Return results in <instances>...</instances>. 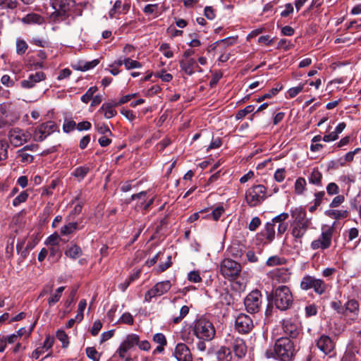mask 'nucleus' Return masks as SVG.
Segmentation results:
<instances>
[{"label": "nucleus", "instance_id": "obj_30", "mask_svg": "<svg viewBox=\"0 0 361 361\" xmlns=\"http://www.w3.org/2000/svg\"><path fill=\"white\" fill-rule=\"evenodd\" d=\"M326 214L334 219H345L348 216L347 210L329 209L326 212Z\"/></svg>", "mask_w": 361, "mask_h": 361}, {"label": "nucleus", "instance_id": "obj_1", "mask_svg": "<svg viewBox=\"0 0 361 361\" xmlns=\"http://www.w3.org/2000/svg\"><path fill=\"white\" fill-rule=\"evenodd\" d=\"M269 298L271 300L277 309L282 311L289 309L293 302V294L286 286H279L274 289Z\"/></svg>", "mask_w": 361, "mask_h": 361}, {"label": "nucleus", "instance_id": "obj_20", "mask_svg": "<svg viewBox=\"0 0 361 361\" xmlns=\"http://www.w3.org/2000/svg\"><path fill=\"white\" fill-rule=\"evenodd\" d=\"M46 75L42 71L36 72L35 74L29 75L28 78L20 82L21 87L25 89H30L35 86L36 83L44 80Z\"/></svg>", "mask_w": 361, "mask_h": 361}, {"label": "nucleus", "instance_id": "obj_55", "mask_svg": "<svg viewBox=\"0 0 361 361\" xmlns=\"http://www.w3.org/2000/svg\"><path fill=\"white\" fill-rule=\"evenodd\" d=\"M261 224V220L258 216L252 219L248 225V228L251 231H255Z\"/></svg>", "mask_w": 361, "mask_h": 361}, {"label": "nucleus", "instance_id": "obj_10", "mask_svg": "<svg viewBox=\"0 0 361 361\" xmlns=\"http://www.w3.org/2000/svg\"><path fill=\"white\" fill-rule=\"evenodd\" d=\"M57 128L54 121H49L38 126L33 133V139L37 142L43 141L47 136L54 133Z\"/></svg>", "mask_w": 361, "mask_h": 361}, {"label": "nucleus", "instance_id": "obj_15", "mask_svg": "<svg viewBox=\"0 0 361 361\" xmlns=\"http://www.w3.org/2000/svg\"><path fill=\"white\" fill-rule=\"evenodd\" d=\"M235 327L240 334H248L254 327L253 321L250 316L243 313L239 314L235 318Z\"/></svg>", "mask_w": 361, "mask_h": 361}, {"label": "nucleus", "instance_id": "obj_16", "mask_svg": "<svg viewBox=\"0 0 361 361\" xmlns=\"http://www.w3.org/2000/svg\"><path fill=\"white\" fill-rule=\"evenodd\" d=\"M360 305L357 300L351 299L344 305L343 315L348 319L355 321L359 317Z\"/></svg>", "mask_w": 361, "mask_h": 361}, {"label": "nucleus", "instance_id": "obj_56", "mask_svg": "<svg viewBox=\"0 0 361 361\" xmlns=\"http://www.w3.org/2000/svg\"><path fill=\"white\" fill-rule=\"evenodd\" d=\"M289 214L288 213L283 212L272 219L271 223H273L274 226L276 223H284V221L287 220Z\"/></svg>", "mask_w": 361, "mask_h": 361}, {"label": "nucleus", "instance_id": "obj_9", "mask_svg": "<svg viewBox=\"0 0 361 361\" xmlns=\"http://www.w3.org/2000/svg\"><path fill=\"white\" fill-rule=\"evenodd\" d=\"M240 271V264L231 259H224L221 262L220 272L225 278L233 279L238 276Z\"/></svg>", "mask_w": 361, "mask_h": 361}, {"label": "nucleus", "instance_id": "obj_2", "mask_svg": "<svg viewBox=\"0 0 361 361\" xmlns=\"http://www.w3.org/2000/svg\"><path fill=\"white\" fill-rule=\"evenodd\" d=\"M292 216L295 219L291 231L292 235L301 243L302 238L309 228L311 221L306 217V212L302 209H295L292 212Z\"/></svg>", "mask_w": 361, "mask_h": 361}, {"label": "nucleus", "instance_id": "obj_47", "mask_svg": "<svg viewBox=\"0 0 361 361\" xmlns=\"http://www.w3.org/2000/svg\"><path fill=\"white\" fill-rule=\"evenodd\" d=\"M228 251L229 252V254L235 258L240 257L243 252V250L238 245H231L228 249Z\"/></svg>", "mask_w": 361, "mask_h": 361}, {"label": "nucleus", "instance_id": "obj_14", "mask_svg": "<svg viewBox=\"0 0 361 361\" xmlns=\"http://www.w3.org/2000/svg\"><path fill=\"white\" fill-rule=\"evenodd\" d=\"M318 349L325 355L330 357L334 354L336 343L334 341L327 335L322 334L316 341Z\"/></svg>", "mask_w": 361, "mask_h": 361}, {"label": "nucleus", "instance_id": "obj_57", "mask_svg": "<svg viewBox=\"0 0 361 361\" xmlns=\"http://www.w3.org/2000/svg\"><path fill=\"white\" fill-rule=\"evenodd\" d=\"M305 315L307 317H312L316 315L317 313V308L314 304H312L305 307Z\"/></svg>", "mask_w": 361, "mask_h": 361}, {"label": "nucleus", "instance_id": "obj_34", "mask_svg": "<svg viewBox=\"0 0 361 361\" xmlns=\"http://www.w3.org/2000/svg\"><path fill=\"white\" fill-rule=\"evenodd\" d=\"M16 53L18 55H23L28 49V44L22 39H17L16 42Z\"/></svg>", "mask_w": 361, "mask_h": 361}, {"label": "nucleus", "instance_id": "obj_7", "mask_svg": "<svg viewBox=\"0 0 361 361\" xmlns=\"http://www.w3.org/2000/svg\"><path fill=\"white\" fill-rule=\"evenodd\" d=\"M267 189L263 185H253L245 192V200L251 207L259 205L267 197Z\"/></svg>", "mask_w": 361, "mask_h": 361}, {"label": "nucleus", "instance_id": "obj_40", "mask_svg": "<svg viewBox=\"0 0 361 361\" xmlns=\"http://www.w3.org/2000/svg\"><path fill=\"white\" fill-rule=\"evenodd\" d=\"M95 128L97 130V132L102 135L109 136L112 135V133L110 130L109 128L104 123H95Z\"/></svg>", "mask_w": 361, "mask_h": 361}, {"label": "nucleus", "instance_id": "obj_46", "mask_svg": "<svg viewBox=\"0 0 361 361\" xmlns=\"http://www.w3.org/2000/svg\"><path fill=\"white\" fill-rule=\"evenodd\" d=\"M254 109L255 106L253 105L247 106L245 109L238 111L235 115L236 119L239 120L243 118L247 114L252 112Z\"/></svg>", "mask_w": 361, "mask_h": 361}, {"label": "nucleus", "instance_id": "obj_62", "mask_svg": "<svg viewBox=\"0 0 361 361\" xmlns=\"http://www.w3.org/2000/svg\"><path fill=\"white\" fill-rule=\"evenodd\" d=\"M303 85H300L299 86L290 88L288 91L289 97L290 98L295 97L303 90Z\"/></svg>", "mask_w": 361, "mask_h": 361}, {"label": "nucleus", "instance_id": "obj_45", "mask_svg": "<svg viewBox=\"0 0 361 361\" xmlns=\"http://www.w3.org/2000/svg\"><path fill=\"white\" fill-rule=\"evenodd\" d=\"M97 90V87H91L82 96L81 100L84 103H88L93 97V94Z\"/></svg>", "mask_w": 361, "mask_h": 361}, {"label": "nucleus", "instance_id": "obj_53", "mask_svg": "<svg viewBox=\"0 0 361 361\" xmlns=\"http://www.w3.org/2000/svg\"><path fill=\"white\" fill-rule=\"evenodd\" d=\"M86 354L87 356L93 361H99V357H97L98 353L94 348H87Z\"/></svg>", "mask_w": 361, "mask_h": 361}, {"label": "nucleus", "instance_id": "obj_24", "mask_svg": "<svg viewBox=\"0 0 361 361\" xmlns=\"http://www.w3.org/2000/svg\"><path fill=\"white\" fill-rule=\"evenodd\" d=\"M54 339L53 337L47 336L44 341L43 345L36 348L32 353V357L38 359L39 356L44 353L45 350L51 348L54 344Z\"/></svg>", "mask_w": 361, "mask_h": 361}, {"label": "nucleus", "instance_id": "obj_25", "mask_svg": "<svg viewBox=\"0 0 361 361\" xmlns=\"http://www.w3.org/2000/svg\"><path fill=\"white\" fill-rule=\"evenodd\" d=\"M114 106H118V105H114V102L104 103L99 112L103 113L104 117L109 119L116 115V111L114 109Z\"/></svg>", "mask_w": 361, "mask_h": 361}, {"label": "nucleus", "instance_id": "obj_26", "mask_svg": "<svg viewBox=\"0 0 361 361\" xmlns=\"http://www.w3.org/2000/svg\"><path fill=\"white\" fill-rule=\"evenodd\" d=\"M82 254L81 248L77 245H69L65 250V255L71 259H77Z\"/></svg>", "mask_w": 361, "mask_h": 361}, {"label": "nucleus", "instance_id": "obj_44", "mask_svg": "<svg viewBox=\"0 0 361 361\" xmlns=\"http://www.w3.org/2000/svg\"><path fill=\"white\" fill-rule=\"evenodd\" d=\"M90 171V169L87 166H80L75 169L73 172L74 176L83 179L85 176Z\"/></svg>", "mask_w": 361, "mask_h": 361}, {"label": "nucleus", "instance_id": "obj_31", "mask_svg": "<svg viewBox=\"0 0 361 361\" xmlns=\"http://www.w3.org/2000/svg\"><path fill=\"white\" fill-rule=\"evenodd\" d=\"M358 353L359 351L355 347L348 348L343 355L342 361H355Z\"/></svg>", "mask_w": 361, "mask_h": 361}, {"label": "nucleus", "instance_id": "obj_13", "mask_svg": "<svg viewBox=\"0 0 361 361\" xmlns=\"http://www.w3.org/2000/svg\"><path fill=\"white\" fill-rule=\"evenodd\" d=\"M171 287V283L169 280L157 283L145 293V300L150 302L152 298L161 296L167 293L170 290Z\"/></svg>", "mask_w": 361, "mask_h": 361}, {"label": "nucleus", "instance_id": "obj_41", "mask_svg": "<svg viewBox=\"0 0 361 361\" xmlns=\"http://www.w3.org/2000/svg\"><path fill=\"white\" fill-rule=\"evenodd\" d=\"M42 20V17L35 13L28 14L23 18V21L27 23H41Z\"/></svg>", "mask_w": 361, "mask_h": 361}, {"label": "nucleus", "instance_id": "obj_63", "mask_svg": "<svg viewBox=\"0 0 361 361\" xmlns=\"http://www.w3.org/2000/svg\"><path fill=\"white\" fill-rule=\"evenodd\" d=\"M331 307L338 313L343 314L344 305H342L340 301H332L331 302Z\"/></svg>", "mask_w": 361, "mask_h": 361}, {"label": "nucleus", "instance_id": "obj_52", "mask_svg": "<svg viewBox=\"0 0 361 361\" xmlns=\"http://www.w3.org/2000/svg\"><path fill=\"white\" fill-rule=\"evenodd\" d=\"M188 279L192 283H199L202 281L200 273L197 271H190L188 275Z\"/></svg>", "mask_w": 361, "mask_h": 361}, {"label": "nucleus", "instance_id": "obj_64", "mask_svg": "<svg viewBox=\"0 0 361 361\" xmlns=\"http://www.w3.org/2000/svg\"><path fill=\"white\" fill-rule=\"evenodd\" d=\"M224 212V209L223 207H218L216 209H214L212 212L211 213V215L214 220L217 221L221 216Z\"/></svg>", "mask_w": 361, "mask_h": 361}, {"label": "nucleus", "instance_id": "obj_51", "mask_svg": "<svg viewBox=\"0 0 361 361\" xmlns=\"http://www.w3.org/2000/svg\"><path fill=\"white\" fill-rule=\"evenodd\" d=\"M170 46L167 43H163L160 45L159 50L163 52L166 58H172L173 53L169 50Z\"/></svg>", "mask_w": 361, "mask_h": 361}, {"label": "nucleus", "instance_id": "obj_12", "mask_svg": "<svg viewBox=\"0 0 361 361\" xmlns=\"http://www.w3.org/2000/svg\"><path fill=\"white\" fill-rule=\"evenodd\" d=\"M138 342V336L135 334H129L125 340L120 344L114 356L118 355L120 358L123 359L126 356L128 352L133 348Z\"/></svg>", "mask_w": 361, "mask_h": 361}, {"label": "nucleus", "instance_id": "obj_50", "mask_svg": "<svg viewBox=\"0 0 361 361\" xmlns=\"http://www.w3.org/2000/svg\"><path fill=\"white\" fill-rule=\"evenodd\" d=\"M189 312V307L187 305H184L180 308V314L178 317L173 319V322L178 324L183 318H184Z\"/></svg>", "mask_w": 361, "mask_h": 361}, {"label": "nucleus", "instance_id": "obj_33", "mask_svg": "<svg viewBox=\"0 0 361 361\" xmlns=\"http://www.w3.org/2000/svg\"><path fill=\"white\" fill-rule=\"evenodd\" d=\"M307 185L306 180L304 178H298L295 183V192L298 195H301L305 190Z\"/></svg>", "mask_w": 361, "mask_h": 361}, {"label": "nucleus", "instance_id": "obj_59", "mask_svg": "<svg viewBox=\"0 0 361 361\" xmlns=\"http://www.w3.org/2000/svg\"><path fill=\"white\" fill-rule=\"evenodd\" d=\"M286 177V170L285 169H279L276 171L274 173V179L277 182H282Z\"/></svg>", "mask_w": 361, "mask_h": 361}, {"label": "nucleus", "instance_id": "obj_28", "mask_svg": "<svg viewBox=\"0 0 361 361\" xmlns=\"http://www.w3.org/2000/svg\"><path fill=\"white\" fill-rule=\"evenodd\" d=\"M216 357L218 361H232V355L231 350L226 347H221L217 353Z\"/></svg>", "mask_w": 361, "mask_h": 361}, {"label": "nucleus", "instance_id": "obj_17", "mask_svg": "<svg viewBox=\"0 0 361 361\" xmlns=\"http://www.w3.org/2000/svg\"><path fill=\"white\" fill-rule=\"evenodd\" d=\"M275 238V226L273 223L267 222L263 230L257 234V238L264 244H267L274 240Z\"/></svg>", "mask_w": 361, "mask_h": 361}, {"label": "nucleus", "instance_id": "obj_19", "mask_svg": "<svg viewBox=\"0 0 361 361\" xmlns=\"http://www.w3.org/2000/svg\"><path fill=\"white\" fill-rule=\"evenodd\" d=\"M174 356L178 361H192V355L185 343H178L175 348Z\"/></svg>", "mask_w": 361, "mask_h": 361}, {"label": "nucleus", "instance_id": "obj_58", "mask_svg": "<svg viewBox=\"0 0 361 361\" xmlns=\"http://www.w3.org/2000/svg\"><path fill=\"white\" fill-rule=\"evenodd\" d=\"M326 192L329 195H336L339 192L338 186L335 183H330L326 187Z\"/></svg>", "mask_w": 361, "mask_h": 361}, {"label": "nucleus", "instance_id": "obj_21", "mask_svg": "<svg viewBox=\"0 0 361 361\" xmlns=\"http://www.w3.org/2000/svg\"><path fill=\"white\" fill-rule=\"evenodd\" d=\"M282 328L284 333L292 338H296L300 335L298 325L290 319L283 320Z\"/></svg>", "mask_w": 361, "mask_h": 361}, {"label": "nucleus", "instance_id": "obj_23", "mask_svg": "<svg viewBox=\"0 0 361 361\" xmlns=\"http://www.w3.org/2000/svg\"><path fill=\"white\" fill-rule=\"evenodd\" d=\"M233 350L238 358L243 357L247 352V347L243 339L240 338H234L232 342Z\"/></svg>", "mask_w": 361, "mask_h": 361}, {"label": "nucleus", "instance_id": "obj_37", "mask_svg": "<svg viewBox=\"0 0 361 361\" xmlns=\"http://www.w3.org/2000/svg\"><path fill=\"white\" fill-rule=\"evenodd\" d=\"M286 260L284 258H281L278 256L270 257L266 262V264L269 267H274L276 265L284 264Z\"/></svg>", "mask_w": 361, "mask_h": 361}, {"label": "nucleus", "instance_id": "obj_36", "mask_svg": "<svg viewBox=\"0 0 361 361\" xmlns=\"http://www.w3.org/2000/svg\"><path fill=\"white\" fill-rule=\"evenodd\" d=\"M282 87L283 86L281 85H278L276 87L272 88L268 93L258 97L257 99V102H261L266 99L271 98L273 96L276 95L282 89Z\"/></svg>", "mask_w": 361, "mask_h": 361}, {"label": "nucleus", "instance_id": "obj_18", "mask_svg": "<svg viewBox=\"0 0 361 361\" xmlns=\"http://www.w3.org/2000/svg\"><path fill=\"white\" fill-rule=\"evenodd\" d=\"M269 276L274 281L279 283H283L290 280V271L288 269L278 268L272 270Z\"/></svg>", "mask_w": 361, "mask_h": 361}, {"label": "nucleus", "instance_id": "obj_61", "mask_svg": "<svg viewBox=\"0 0 361 361\" xmlns=\"http://www.w3.org/2000/svg\"><path fill=\"white\" fill-rule=\"evenodd\" d=\"M345 200V197L342 195L336 196L330 204L331 207H337L340 206Z\"/></svg>", "mask_w": 361, "mask_h": 361}, {"label": "nucleus", "instance_id": "obj_8", "mask_svg": "<svg viewBox=\"0 0 361 361\" xmlns=\"http://www.w3.org/2000/svg\"><path fill=\"white\" fill-rule=\"evenodd\" d=\"M262 296L258 290H252L244 300L245 310L250 314H255L259 312L262 306Z\"/></svg>", "mask_w": 361, "mask_h": 361}, {"label": "nucleus", "instance_id": "obj_35", "mask_svg": "<svg viewBox=\"0 0 361 361\" xmlns=\"http://www.w3.org/2000/svg\"><path fill=\"white\" fill-rule=\"evenodd\" d=\"M78 224L76 222H71L61 228V233L63 235L73 233L78 229Z\"/></svg>", "mask_w": 361, "mask_h": 361}, {"label": "nucleus", "instance_id": "obj_48", "mask_svg": "<svg viewBox=\"0 0 361 361\" xmlns=\"http://www.w3.org/2000/svg\"><path fill=\"white\" fill-rule=\"evenodd\" d=\"M18 157L20 158L22 162H32L33 156L26 152L23 149L18 152Z\"/></svg>", "mask_w": 361, "mask_h": 361}, {"label": "nucleus", "instance_id": "obj_6", "mask_svg": "<svg viewBox=\"0 0 361 361\" xmlns=\"http://www.w3.org/2000/svg\"><path fill=\"white\" fill-rule=\"evenodd\" d=\"M335 228L333 226H325L322 228V233L319 237L311 243L310 247L313 250H324L331 245L332 237Z\"/></svg>", "mask_w": 361, "mask_h": 361}, {"label": "nucleus", "instance_id": "obj_29", "mask_svg": "<svg viewBox=\"0 0 361 361\" xmlns=\"http://www.w3.org/2000/svg\"><path fill=\"white\" fill-rule=\"evenodd\" d=\"M54 4L61 11L66 13L74 6L75 0H55Z\"/></svg>", "mask_w": 361, "mask_h": 361}, {"label": "nucleus", "instance_id": "obj_39", "mask_svg": "<svg viewBox=\"0 0 361 361\" xmlns=\"http://www.w3.org/2000/svg\"><path fill=\"white\" fill-rule=\"evenodd\" d=\"M18 5L17 0H0V7L4 9H15Z\"/></svg>", "mask_w": 361, "mask_h": 361}, {"label": "nucleus", "instance_id": "obj_11", "mask_svg": "<svg viewBox=\"0 0 361 361\" xmlns=\"http://www.w3.org/2000/svg\"><path fill=\"white\" fill-rule=\"evenodd\" d=\"M31 135L18 128H12L8 133V139L12 145L19 147L30 139Z\"/></svg>", "mask_w": 361, "mask_h": 361}, {"label": "nucleus", "instance_id": "obj_42", "mask_svg": "<svg viewBox=\"0 0 361 361\" xmlns=\"http://www.w3.org/2000/svg\"><path fill=\"white\" fill-rule=\"evenodd\" d=\"M124 66L127 70L140 68L142 67L141 63H140L137 61L133 60L130 58H126V61H124Z\"/></svg>", "mask_w": 361, "mask_h": 361}, {"label": "nucleus", "instance_id": "obj_22", "mask_svg": "<svg viewBox=\"0 0 361 361\" xmlns=\"http://www.w3.org/2000/svg\"><path fill=\"white\" fill-rule=\"evenodd\" d=\"M180 66L181 70L188 75H192L196 69L201 71L200 68L194 59H183L180 61Z\"/></svg>", "mask_w": 361, "mask_h": 361}, {"label": "nucleus", "instance_id": "obj_54", "mask_svg": "<svg viewBox=\"0 0 361 361\" xmlns=\"http://www.w3.org/2000/svg\"><path fill=\"white\" fill-rule=\"evenodd\" d=\"M293 47V44L286 39H281L277 45L278 49H284L288 50Z\"/></svg>", "mask_w": 361, "mask_h": 361}, {"label": "nucleus", "instance_id": "obj_49", "mask_svg": "<svg viewBox=\"0 0 361 361\" xmlns=\"http://www.w3.org/2000/svg\"><path fill=\"white\" fill-rule=\"evenodd\" d=\"M57 338L62 342L63 348H66L69 343L68 337L67 334L63 330H59L56 333Z\"/></svg>", "mask_w": 361, "mask_h": 361}, {"label": "nucleus", "instance_id": "obj_5", "mask_svg": "<svg viewBox=\"0 0 361 361\" xmlns=\"http://www.w3.org/2000/svg\"><path fill=\"white\" fill-rule=\"evenodd\" d=\"M300 288L305 291L313 289L316 294L321 295L326 292L327 285L324 280L307 274L302 278Z\"/></svg>", "mask_w": 361, "mask_h": 361}, {"label": "nucleus", "instance_id": "obj_32", "mask_svg": "<svg viewBox=\"0 0 361 361\" xmlns=\"http://www.w3.org/2000/svg\"><path fill=\"white\" fill-rule=\"evenodd\" d=\"M64 289H65L64 286H61V287L58 288L56 290L55 293L54 294H52L48 298L47 302H48V305L49 306H53L54 305H55L56 302H58L59 301Z\"/></svg>", "mask_w": 361, "mask_h": 361}, {"label": "nucleus", "instance_id": "obj_38", "mask_svg": "<svg viewBox=\"0 0 361 361\" xmlns=\"http://www.w3.org/2000/svg\"><path fill=\"white\" fill-rule=\"evenodd\" d=\"M28 196L29 195L26 190L22 191L17 197L13 199V205L14 207H18L21 203L26 202Z\"/></svg>", "mask_w": 361, "mask_h": 361}, {"label": "nucleus", "instance_id": "obj_27", "mask_svg": "<svg viewBox=\"0 0 361 361\" xmlns=\"http://www.w3.org/2000/svg\"><path fill=\"white\" fill-rule=\"evenodd\" d=\"M322 174L317 168L312 169L308 177L309 183L316 185H322Z\"/></svg>", "mask_w": 361, "mask_h": 361}, {"label": "nucleus", "instance_id": "obj_4", "mask_svg": "<svg viewBox=\"0 0 361 361\" xmlns=\"http://www.w3.org/2000/svg\"><path fill=\"white\" fill-rule=\"evenodd\" d=\"M192 331L197 338L207 341H212L216 333L213 324L204 317L195 321Z\"/></svg>", "mask_w": 361, "mask_h": 361}, {"label": "nucleus", "instance_id": "obj_60", "mask_svg": "<svg viewBox=\"0 0 361 361\" xmlns=\"http://www.w3.org/2000/svg\"><path fill=\"white\" fill-rule=\"evenodd\" d=\"M153 341L159 345H166L167 341L163 334L158 333L154 335Z\"/></svg>", "mask_w": 361, "mask_h": 361}, {"label": "nucleus", "instance_id": "obj_3", "mask_svg": "<svg viewBox=\"0 0 361 361\" xmlns=\"http://www.w3.org/2000/svg\"><path fill=\"white\" fill-rule=\"evenodd\" d=\"M274 350L276 357L281 361H290L295 354L294 343L287 337L277 339Z\"/></svg>", "mask_w": 361, "mask_h": 361}, {"label": "nucleus", "instance_id": "obj_43", "mask_svg": "<svg viewBox=\"0 0 361 361\" xmlns=\"http://www.w3.org/2000/svg\"><path fill=\"white\" fill-rule=\"evenodd\" d=\"M8 144L6 140H0V161L5 160L8 157Z\"/></svg>", "mask_w": 361, "mask_h": 361}]
</instances>
